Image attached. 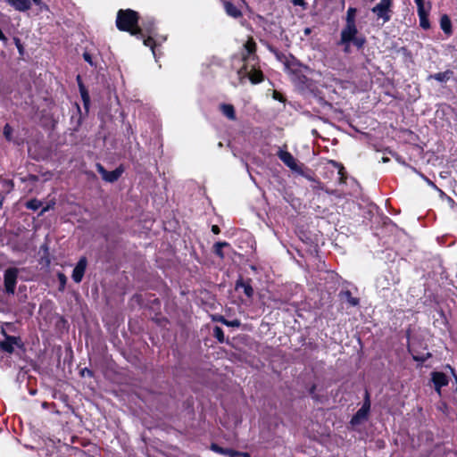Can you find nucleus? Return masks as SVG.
<instances>
[{"label":"nucleus","mask_w":457,"mask_h":457,"mask_svg":"<svg viewBox=\"0 0 457 457\" xmlns=\"http://www.w3.org/2000/svg\"><path fill=\"white\" fill-rule=\"evenodd\" d=\"M140 15L132 9H120L116 16V27L120 31L129 32L131 36H138Z\"/></svg>","instance_id":"f257e3e1"},{"label":"nucleus","mask_w":457,"mask_h":457,"mask_svg":"<svg viewBox=\"0 0 457 457\" xmlns=\"http://www.w3.org/2000/svg\"><path fill=\"white\" fill-rule=\"evenodd\" d=\"M407 338V351L411 354L412 359L415 361L424 363L427 360L432 357V353L429 352L420 353L419 348L427 349L428 345L424 340L419 337H411V329L409 327L405 331Z\"/></svg>","instance_id":"f03ea898"},{"label":"nucleus","mask_w":457,"mask_h":457,"mask_svg":"<svg viewBox=\"0 0 457 457\" xmlns=\"http://www.w3.org/2000/svg\"><path fill=\"white\" fill-rule=\"evenodd\" d=\"M241 60L244 63L238 71V75L246 74L250 66H257L259 64L260 59L257 55V45L253 37H248L243 45Z\"/></svg>","instance_id":"7ed1b4c3"},{"label":"nucleus","mask_w":457,"mask_h":457,"mask_svg":"<svg viewBox=\"0 0 457 457\" xmlns=\"http://www.w3.org/2000/svg\"><path fill=\"white\" fill-rule=\"evenodd\" d=\"M1 334L4 336V340L0 342V350L9 354L13 353L14 346L25 351V344L21 337L10 336L4 327L1 328Z\"/></svg>","instance_id":"20e7f679"},{"label":"nucleus","mask_w":457,"mask_h":457,"mask_svg":"<svg viewBox=\"0 0 457 457\" xmlns=\"http://www.w3.org/2000/svg\"><path fill=\"white\" fill-rule=\"evenodd\" d=\"M394 0H380L374 7L371 12L377 16V19H382L383 23H386L391 20Z\"/></svg>","instance_id":"39448f33"},{"label":"nucleus","mask_w":457,"mask_h":457,"mask_svg":"<svg viewBox=\"0 0 457 457\" xmlns=\"http://www.w3.org/2000/svg\"><path fill=\"white\" fill-rule=\"evenodd\" d=\"M370 395L368 390L365 391L361 407L353 415L350 423L352 426H357L362 421L367 420L370 411Z\"/></svg>","instance_id":"423d86ee"},{"label":"nucleus","mask_w":457,"mask_h":457,"mask_svg":"<svg viewBox=\"0 0 457 457\" xmlns=\"http://www.w3.org/2000/svg\"><path fill=\"white\" fill-rule=\"evenodd\" d=\"M341 43H351L357 50H361L367 43L366 37L359 34L358 29L341 32Z\"/></svg>","instance_id":"0eeeda50"},{"label":"nucleus","mask_w":457,"mask_h":457,"mask_svg":"<svg viewBox=\"0 0 457 457\" xmlns=\"http://www.w3.org/2000/svg\"><path fill=\"white\" fill-rule=\"evenodd\" d=\"M19 275V269L15 267H10L4 270V291L8 295H14L15 287L17 285Z\"/></svg>","instance_id":"6e6552de"},{"label":"nucleus","mask_w":457,"mask_h":457,"mask_svg":"<svg viewBox=\"0 0 457 457\" xmlns=\"http://www.w3.org/2000/svg\"><path fill=\"white\" fill-rule=\"evenodd\" d=\"M96 170L101 174L102 179L104 181L110 182V183H113V182L117 181L120 178V176L122 175V173L124 171V169L121 165L117 167L114 170H112V171H108L99 162L96 164Z\"/></svg>","instance_id":"1a4fd4ad"},{"label":"nucleus","mask_w":457,"mask_h":457,"mask_svg":"<svg viewBox=\"0 0 457 457\" xmlns=\"http://www.w3.org/2000/svg\"><path fill=\"white\" fill-rule=\"evenodd\" d=\"M139 30L140 33L138 36H136L137 38H143L146 35H156L157 28L155 21L153 18L142 19L139 23Z\"/></svg>","instance_id":"9d476101"},{"label":"nucleus","mask_w":457,"mask_h":457,"mask_svg":"<svg viewBox=\"0 0 457 457\" xmlns=\"http://www.w3.org/2000/svg\"><path fill=\"white\" fill-rule=\"evenodd\" d=\"M87 266V259L86 256H81L74 267L71 278L75 283H80L83 279L86 269Z\"/></svg>","instance_id":"9b49d317"},{"label":"nucleus","mask_w":457,"mask_h":457,"mask_svg":"<svg viewBox=\"0 0 457 457\" xmlns=\"http://www.w3.org/2000/svg\"><path fill=\"white\" fill-rule=\"evenodd\" d=\"M303 69L306 70L307 66H303L298 62H293L288 68L290 72L293 74V79L295 82L301 85H306L309 79L304 74H303Z\"/></svg>","instance_id":"f8f14e48"},{"label":"nucleus","mask_w":457,"mask_h":457,"mask_svg":"<svg viewBox=\"0 0 457 457\" xmlns=\"http://www.w3.org/2000/svg\"><path fill=\"white\" fill-rule=\"evenodd\" d=\"M278 157L287 165L290 170L299 171L300 168L296 163L295 158L291 153L285 150H279L277 154Z\"/></svg>","instance_id":"ddd939ff"},{"label":"nucleus","mask_w":457,"mask_h":457,"mask_svg":"<svg viewBox=\"0 0 457 457\" xmlns=\"http://www.w3.org/2000/svg\"><path fill=\"white\" fill-rule=\"evenodd\" d=\"M242 77H248L252 84H259L264 80V75L262 70L257 66H250L246 74H241Z\"/></svg>","instance_id":"4468645a"},{"label":"nucleus","mask_w":457,"mask_h":457,"mask_svg":"<svg viewBox=\"0 0 457 457\" xmlns=\"http://www.w3.org/2000/svg\"><path fill=\"white\" fill-rule=\"evenodd\" d=\"M243 289L244 294L251 299L253 296L254 290L252 287L251 278H247L245 280L243 278H239L235 284V289L238 291L239 289Z\"/></svg>","instance_id":"2eb2a0df"},{"label":"nucleus","mask_w":457,"mask_h":457,"mask_svg":"<svg viewBox=\"0 0 457 457\" xmlns=\"http://www.w3.org/2000/svg\"><path fill=\"white\" fill-rule=\"evenodd\" d=\"M431 380L434 384L435 390L440 393L441 388L448 385V377L441 371H434L431 374Z\"/></svg>","instance_id":"dca6fc26"},{"label":"nucleus","mask_w":457,"mask_h":457,"mask_svg":"<svg viewBox=\"0 0 457 457\" xmlns=\"http://www.w3.org/2000/svg\"><path fill=\"white\" fill-rule=\"evenodd\" d=\"M356 9L353 7H349L346 12L345 18V25L341 30V32H345L347 30L357 29L355 16H356Z\"/></svg>","instance_id":"f3484780"},{"label":"nucleus","mask_w":457,"mask_h":457,"mask_svg":"<svg viewBox=\"0 0 457 457\" xmlns=\"http://www.w3.org/2000/svg\"><path fill=\"white\" fill-rule=\"evenodd\" d=\"M76 79L78 82V86H79V93H80V96L82 98L84 108L87 111H88V108L90 105V96H89L88 90L85 87L80 75H78Z\"/></svg>","instance_id":"a211bd4d"},{"label":"nucleus","mask_w":457,"mask_h":457,"mask_svg":"<svg viewBox=\"0 0 457 457\" xmlns=\"http://www.w3.org/2000/svg\"><path fill=\"white\" fill-rule=\"evenodd\" d=\"M76 79L78 82V86H79V93H80V96L82 98L84 108L87 111H88V108L90 105V96H89L88 90L85 87L80 75H78Z\"/></svg>","instance_id":"6ab92c4d"},{"label":"nucleus","mask_w":457,"mask_h":457,"mask_svg":"<svg viewBox=\"0 0 457 457\" xmlns=\"http://www.w3.org/2000/svg\"><path fill=\"white\" fill-rule=\"evenodd\" d=\"M261 42L266 46V48L275 55V57L277 58L278 61L281 62H284V64L286 65V67L288 69L291 65L289 64L287 59V56L285 55V54H283L282 52H280L277 47H275L274 46H272L271 44L266 42V41H263V40H261Z\"/></svg>","instance_id":"aec40b11"},{"label":"nucleus","mask_w":457,"mask_h":457,"mask_svg":"<svg viewBox=\"0 0 457 457\" xmlns=\"http://www.w3.org/2000/svg\"><path fill=\"white\" fill-rule=\"evenodd\" d=\"M10 6L19 12H27L31 8L30 0H4Z\"/></svg>","instance_id":"412c9836"},{"label":"nucleus","mask_w":457,"mask_h":457,"mask_svg":"<svg viewBox=\"0 0 457 457\" xmlns=\"http://www.w3.org/2000/svg\"><path fill=\"white\" fill-rule=\"evenodd\" d=\"M223 6L226 13L234 18L238 19L243 16V13L240 9H238L231 1L225 0L223 1Z\"/></svg>","instance_id":"4be33fe9"},{"label":"nucleus","mask_w":457,"mask_h":457,"mask_svg":"<svg viewBox=\"0 0 457 457\" xmlns=\"http://www.w3.org/2000/svg\"><path fill=\"white\" fill-rule=\"evenodd\" d=\"M210 449L216 453H220L229 457H236L240 455L239 452L233 450L231 448H223L216 443H212L210 445Z\"/></svg>","instance_id":"5701e85b"},{"label":"nucleus","mask_w":457,"mask_h":457,"mask_svg":"<svg viewBox=\"0 0 457 457\" xmlns=\"http://www.w3.org/2000/svg\"><path fill=\"white\" fill-rule=\"evenodd\" d=\"M221 113L227 117L229 120H236L237 114L233 104H220L219 107Z\"/></svg>","instance_id":"b1692460"},{"label":"nucleus","mask_w":457,"mask_h":457,"mask_svg":"<svg viewBox=\"0 0 457 457\" xmlns=\"http://www.w3.org/2000/svg\"><path fill=\"white\" fill-rule=\"evenodd\" d=\"M453 75V71H451V70H446L443 72H437V73H435V74H430L428 77V79H435L438 82H441V83H445L447 82Z\"/></svg>","instance_id":"393cba45"},{"label":"nucleus","mask_w":457,"mask_h":457,"mask_svg":"<svg viewBox=\"0 0 457 457\" xmlns=\"http://www.w3.org/2000/svg\"><path fill=\"white\" fill-rule=\"evenodd\" d=\"M338 295L341 300L346 301L349 305L353 307H355L360 303V299L358 297L353 296L352 292L348 289L340 291Z\"/></svg>","instance_id":"a878e982"},{"label":"nucleus","mask_w":457,"mask_h":457,"mask_svg":"<svg viewBox=\"0 0 457 457\" xmlns=\"http://www.w3.org/2000/svg\"><path fill=\"white\" fill-rule=\"evenodd\" d=\"M440 28L447 36L452 35L453 28L451 19L447 14H443L440 18Z\"/></svg>","instance_id":"bb28decb"},{"label":"nucleus","mask_w":457,"mask_h":457,"mask_svg":"<svg viewBox=\"0 0 457 457\" xmlns=\"http://www.w3.org/2000/svg\"><path fill=\"white\" fill-rule=\"evenodd\" d=\"M313 97L320 108L328 110L333 109L332 104L327 101L325 97L320 95V92L314 93Z\"/></svg>","instance_id":"cd10ccee"},{"label":"nucleus","mask_w":457,"mask_h":457,"mask_svg":"<svg viewBox=\"0 0 457 457\" xmlns=\"http://www.w3.org/2000/svg\"><path fill=\"white\" fill-rule=\"evenodd\" d=\"M418 16H419V19H420V26L423 29H430V21L428 20V11H422V12H418Z\"/></svg>","instance_id":"c85d7f7f"},{"label":"nucleus","mask_w":457,"mask_h":457,"mask_svg":"<svg viewBox=\"0 0 457 457\" xmlns=\"http://www.w3.org/2000/svg\"><path fill=\"white\" fill-rule=\"evenodd\" d=\"M229 246V244L228 242H217L212 246V252L215 255H217L219 258L223 259L224 258V253H223V247Z\"/></svg>","instance_id":"c756f323"},{"label":"nucleus","mask_w":457,"mask_h":457,"mask_svg":"<svg viewBox=\"0 0 457 457\" xmlns=\"http://www.w3.org/2000/svg\"><path fill=\"white\" fill-rule=\"evenodd\" d=\"M396 54H401L403 57V61L404 62H412V54L411 52L406 47L402 46L395 50Z\"/></svg>","instance_id":"7c9ffc66"},{"label":"nucleus","mask_w":457,"mask_h":457,"mask_svg":"<svg viewBox=\"0 0 457 457\" xmlns=\"http://www.w3.org/2000/svg\"><path fill=\"white\" fill-rule=\"evenodd\" d=\"M42 205L43 202L37 198H32L25 203V207L31 211H37L42 207Z\"/></svg>","instance_id":"2f4dec72"},{"label":"nucleus","mask_w":457,"mask_h":457,"mask_svg":"<svg viewBox=\"0 0 457 457\" xmlns=\"http://www.w3.org/2000/svg\"><path fill=\"white\" fill-rule=\"evenodd\" d=\"M154 36L155 35H146L143 38H141L143 40L144 45L145 46L150 47L151 50L153 51L154 54V47L156 46L155 40L154 38Z\"/></svg>","instance_id":"473e14b6"},{"label":"nucleus","mask_w":457,"mask_h":457,"mask_svg":"<svg viewBox=\"0 0 457 457\" xmlns=\"http://www.w3.org/2000/svg\"><path fill=\"white\" fill-rule=\"evenodd\" d=\"M213 337L217 339L219 343H224L225 341V335L223 329L219 327L215 326L213 328Z\"/></svg>","instance_id":"72a5a7b5"},{"label":"nucleus","mask_w":457,"mask_h":457,"mask_svg":"<svg viewBox=\"0 0 457 457\" xmlns=\"http://www.w3.org/2000/svg\"><path fill=\"white\" fill-rule=\"evenodd\" d=\"M45 250L44 254L41 256L40 263L45 264L46 266H49L51 264V258L48 252V247L46 245L41 246Z\"/></svg>","instance_id":"f704fd0d"},{"label":"nucleus","mask_w":457,"mask_h":457,"mask_svg":"<svg viewBox=\"0 0 457 457\" xmlns=\"http://www.w3.org/2000/svg\"><path fill=\"white\" fill-rule=\"evenodd\" d=\"M21 180L24 183L29 182L31 184V187H33L39 180V178L37 175L29 174L25 177L21 178ZM31 189H32V187L29 188V191Z\"/></svg>","instance_id":"c9c22d12"},{"label":"nucleus","mask_w":457,"mask_h":457,"mask_svg":"<svg viewBox=\"0 0 457 457\" xmlns=\"http://www.w3.org/2000/svg\"><path fill=\"white\" fill-rule=\"evenodd\" d=\"M338 170V183L339 184H345L347 180V172L345 170V168L343 166H340Z\"/></svg>","instance_id":"e433bc0d"},{"label":"nucleus","mask_w":457,"mask_h":457,"mask_svg":"<svg viewBox=\"0 0 457 457\" xmlns=\"http://www.w3.org/2000/svg\"><path fill=\"white\" fill-rule=\"evenodd\" d=\"M57 278H58V281H59V291H63L65 287H66L67 277L65 276L64 273L58 272L57 273Z\"/></svg>","instance_id":"4c0bfd02"},{"label":"nucleus","mask_w":457,"mask_h":457,"mask_svg":"<svg viewBox=\"0 0 457 457\" xmlns=\"http://www.w3.org/2000/svg\"><path fill=\"white\" fill-rule=\"evenodd\" d=\"M12 132H13V129H12V126L10 124L6 123L3 129V134H4V137L6 138V140H8V141L12 140Z\"/></svg>","instance_id":"58836bf2"},{"label":"nucleus","mask_w":457,"mask_h":457,"mask_svg":"<svg viewBox=\"0 0 457 457\" xmlns=\"http://www.w3.org/2000/svg\"><path fill=\"white\" fill-rule=\"evenodd\" d=\"M83 59L87 62L91 67H96V62L93 61V56L87 51L83 53Z\"/></svg>","instance_id":"ea45409f"},{"label":"nucleus","mask_w":457,"mask_h":457,"mask_svg":"<svg viewBox=\"0 0 457 457\" xmlns=\"http://www.w3.org/2000/svg\"><path fill=\"white\" fill-rule=\"evenodd\" d=\"M3 187L5 188L6 192H11L14 188V183L12 179H4Z\"/></svg>","instance_id":"a19ab883"},{"label":"nucleus","mask_w":457,"mask_h":457,"mask_svg":"<svg viewBox=\"0 0 457 457\" xmlns=\"http://www.w3.org/2000/svg\"><path fill=\"white\" fill-rule=\"evenodd\" d=\"M79 373H80L81 377H88V378L94 377V371L88 368L82 369Z\"/></svg>","instance_id":"79ce46f5"},{"label":"nucleus","mask_w":457,"mask_h":457,"mask_svg":"<svg viewBox=\"0 0 457 457\" xmlns=\"http://www.w3.org/2000/svg\"><path fill=\"white\" fill-rule=\"evenodd\" d=\"M13 41H14V44H15L19 53L21 54H23L24 48H23V46H22V44L21 42V39L19 37H13Z\"/></svg>","instance_id":"37998d69"},{"label":"nucleus","mask_w":457,"mask_h":457,"mask_svg":"<svg viewBox=\"0 0 457 457\" xmlns=\"http://www.w3.org/2000/svg\"><path fill=\"white\" fill-rule=\"evenodd\" d=\"M338 46H343V51L345 54H350L351 53V43H341V38L337 42Z\"/></svg>","instance_id":"c03bdc74"},{"label":"nucleus","mask_w":457,"mask_h":457,"mask_svg":"<svg viewBox=\"0 0 457 457\" xmlns=\"http://www.w3.org/2000/svg\"><path fill=\"white\" fill-rule=\"evenodd\" d=\"M240 325H241V322L237 319H235L233 320H227V324H226L227 327L238 328V327H240Z\"/></svg>","instance_id":"a18cd8bd"},{"label":"nucleus","mask_w":457,"mask_h":457,"mask_svg":"<svg viewBox=\"0 0 457 457\" xmlns=\"http://www.w3.org/2000/svg\"><path fill=\"white\" fill-rule=\"evenodd\" d=\"M417 5V12L426 11L424 0H414Z\"/></svg>","instance_id":"49530a36"},{"label":"nucleus","mask_w":457,"mask_h":457,"mask_svg":"<svg viewBox=\"0 0 457 457\" xmlns=\"http://www.w3.org/2000/svg\"><path fill=\"white\" fill-rule=\"evenodd\" d=\"M77 109H78V113H79V118H78V120H77V125L76 127L74 128V130L75 131H78L79 130V128L80 127L81 125V111H80V107L77 104Z\"/></svg>","instance_id":"de8ad7c7"},{"label":"nucleus","mask_w":457,"mask_h":457,"mask_svg":"<svg viewBox=\"0 0 457 457\" xmlns=\"http://www.w3.org/2000/svg\"><path fill=\"white\" fill-rule=\"evenodd\" d=\"M125 135L128 137V138H129L130 136L134 135V130H133V129H132L130 124H128V126L126 128V134Z\"/></svg>","instance_id":"09e8293b"},{"label":"nucleus","mask_w":457,"mask_h":457,"mask_svg":"<svg viewBox=\"0 0 457 457\" xmlns=\"http://www.w3.org/2000/svg\"><path fill=\"white\" fill-rule=\"evenodd\" d=\"M0 41L3 42L4 45H6L8 42L7 37L4 34L2 29H0Z\"/></svg>","instance_id":"8fccbe9b"},{"label":"nucleus","mask_w":457,"mask_h":457,"mask_svg":"<svg viewBox=\"0 0 457 457\" xmlns=\"http://www.w3.org/2000/svg\"><path fill=\"white\" fill-rule=\"evenodd\" d=\"M50 209H51V205L50 204H46V206L42 207L40 212L38 213V216L44 215V213L48 212Z\"/></svg>","instance_id":"3c124183"},{"label":"nucleus","mask_w":457,"mask_h":457,"mask_svg":"<svg viewBox=\"0 0 457 457\" xmlns=\"http://www.w3.org/2000/svg\"><path fill=\"white\" fill-rule=\"evenodd\" d=\"M328 163L331 164L333 167H335L337 169H339L340 166H343V164L341 162H337L335 160H329Z\"/></svg>","instance_id":"603ef678"},{"label":"nucleus","mask_w":457,"mask_h":457,"mask_svg":"<svg viewBox=\"0 0 457 457\" xmlns=\"http://www.w3.org/2000/svg\"><path fill=\"white\" fill-rule=\"evenodd\" d=\"M212 232L215 235H218L220 233V228L218 225H212Z\"/></svg>","instance_id":"864d4df0"},{"label":"nucleus","mask_w":457,"mask_h":457,"mask_svg":"<svg viewBox=\"0 0 457 457\" xmlns=\"http://www.w3.org/2000/svg\"><path fill=\"white\" fill-rule=\"evenodd\" d=\"M319 188H320L321 190H324L328 195H335V193H336V190H330L328 188L324 189L323 186H321L320 184L319 185Z\"/></svg>","instance_id":"5fc2aeb1"},{"label":"nucleus","mask_w":457,"mask_h":457,"mask_svg":"<svg viewBox=\"0 0 457 457\" xmlns=\"http://www.w3.org/2000/svg\"><path fill=\"white\" fill-rule=\"evenodd\" d=\"M312 28L307 27V28H305V29H303V34H304V36H306V37L310 36V35L312 34Z\"/></svg>","instance_id":"6e6d98bb"},{"label":"nucleus","mask_w":457,"mask_h":457,"mask_svg":"<svg viewBox=\"0 0 457 457\" xmlns=\"http://www.w3.org/2000/svg\"><path fill=\"white\" fill-rule=\"evenodd\" d=\"M4 326H5V327L7 328V329H9L10 331H13V328H14V326H13V324H12V322H6V323L4 324Z\"/></svg>","instance_id":"4d7b16f0"},{"label":"nucleus","mask_w":457,"mask_h":457,"mask_svg":"<svg viewBox=\"0 0 457 457\" xmlns=\"http://www.w3.org/2000/svg\"><path fill=\"white\" fill-rule=\"evenodd\" d=\"M218 321L221 322L222 324L226 325L227 324V319H225L223 316H220L218 319H217Z\"/></svg>","instance_id":"13d9d810"},{"label":"nucleus","mask_w":457,"mask_h":457,"mask_svg":"<svg viewBox=\"0 0 457 457\" xmlns=\"http://www.w3.org/2000/svg\"><path fill=\"white\" fill-rule=\"evenodd\" d=\"M293 4L295 5H302L303 4V0H293Z\"/></svg>","instance_id":"bf43d9fd"},{"label":"nucleus","mask_w":457,"mask_h":457,"mask_svg":"<svg viewBox=\"0 0 457 457\" xmlns=\"http://www.w3.org/2000/svg\"><path fill=\"white\" fill-rule=\"evenodd\" d=\"M33 3L36 4V5H40L42 1L41 0H32Z\"/></svg>","instance_id":"052dcab7"},{"label":"nucleus","mask_w":457,"mask_h":457,"mask_svg":"<svg viewBox=\"0 0 457 457\" xmlns=\"http://www.w3.org/2000/svg\"><path fill=\"white\" fill-rule=\"evenodd\" d=\"M240 455L244 456V457H251L250 454L248 453H240Z\"/></svg>","instance_id":"680f3d73"},{"label":"nucleus","mask_w":457,"mask_h":457,"mask_svg":"<svg viewBox=\"0 0 457 457\" xmlns=\"http://www.w3.org/2000/svg\"><path fill=\"white\" fill-rule=\"evenodd\" d=\"M278 93H275V99H278L279 101H282L281 97H279V96H277Z\"/></svg>","instance_id":"e2e57ef3"},{"label":"nucleus","mask_w":457,"mask_h":457,"mask_svg":"<svg viewBox=\"0 0 457 457\" xmlns=\"http://www.w3.org/2000/svg\"><path fill=\"white\" fill-rule=\"evenodd\" d=\"M278 93H275V99H278L279 101H282L281 97H279V96H277Z\"/></svg>","instance_id":"0e129e2a"},{"label":"nucleus","mask_w":457,"mask_h":457,"mask_svg":"<svg viewBox=\"0 0 457 457\" xmlns=\"http://www.w3.org/2000/svg\"><path fill=\"white\" fill-rule=\"evenodd\" d=\"M258 18H259L260 20H262V21H264V18H263L262 16H261V15H258Z\"/></svg>","instance_id":"69168bd1"},{"label":"nucleus","mask_w":457,"mask_h":457,"mask_svg":"<svg viewBox=\"0 0 457 457\" xmlns=\"http://www.w3.org/2000/svg\"><path fill=\"white\" fill-rule=\"evenodd\" d=\"M2 204H3V200L1 199L0 200V209L2 208Z\"/></svg>","instance_id":"338daca9"},{"label":"nucleus","mask_w":457,"mask_h":457,"mask_svg":"<svg viewBox=\"0 0 457 457\" xmlns=\"http://www.w3.org/2000/svg\"><path fill=\"white\" fill-rule=\"evenodd\" d=\"M313 111L316 112H320V111L316 110L315 108L313 109Z\"/></svg>","instance_id":"774afa93"}]
</instances>
